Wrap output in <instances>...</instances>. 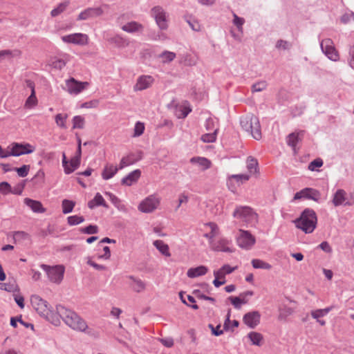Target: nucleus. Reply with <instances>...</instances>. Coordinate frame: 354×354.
Returning a JSON list of instances; mask_svg holds the SVG:
<instances>
[{
    "instance_id": "f257e3e1",
    "label": "nucleus",
    "mask_w": 354,
    "mask_h": 354,
    "mask_svg": "<svg viewBox=\"0 0 354 354\" xmlns=\"http://www.w3.org/2000/svg\"><path fill=\"white\" fill-rule=\"evenodd\" d=\"M57 314L59 321L62 319L64 322L75 330L84 332L88 328L86 322L75 311L66 308L62 305H57Z\"/></svg>"
},
{
    "instance_id": "f03ea898",
    "label": "nucleus",
    "mask_w": 354,
    "mask_h": 354,
    "mask_svg": "<svg viewBox=\"0 0 354 354\" xmlns=\"http://www.w3.org/2000/svg\"><path fill=\"white\" fill-rule=\"evenodd\" d=\"M30 303L35 311L42 317L50 322L55 326H59L61 321H59L57 314V310H53L48 305L47 301L43 299L37 295H32Z\"/></svg>"
},
{
    "instance_id": "7ed1b4c3",
    "label": "nucleus",
    "mask_w": 354,
    "mask_h": 354,
    "mask_svg": "<svg viewBox=\"0 0 354 354\" xmlns=\"http://www.w3.org/2000/svg\"><path fill=\"white\" fill-rule=\"evenodd\" d=\"M317 214L313 209L306 208L301 214L299 218L295 220V225L305 233H311L317 225Z\"/></svg>"
},
{
    "instance_id": "20e7f679",
    "label": "nucleus",
    "mask_w": 354,
    "mask_h": 354,
    "mask_svg": "<svg viewBox=\"0 0 354 354\" xmlns=\"http://www.w3.org/2000/svg\"><path fill=\"white\" fill-rule=\"evenodd\" d=\"M241 128L254 139L259 140L261 138V125L259 118L252 115L248 114L240 118Z\"/></svg>"
},
{
    "instance_id": "39448f33",
    "label": "nucleus",
    "mask_w": 354,
    "mask_h": 354,
    "mask_svg": "<svg viewBox=\"0 0 354 354\" xmlns=\"http://www.w3.org/2000/svg\"><path fill=\"white\" fill-rule=\"evenodd\" d=\"M150 15L154 19L160 30H165L168 28L169 15L161 6H153L150 10Z\"/></svg>"
},
{
    "instance_id": "423d86ee",
    "label": "nucleus",
    "mask_w": 354,
    "mask_h": 354,
    "mask_svg": "<svg viewBox=\"0 0 354 354\" xmlns=\"http://www.w3.org/2000/svg\"><path fill=\"white\" fill-rule=\"evenodd\" d=\"M234 218L252 223L257 220V214L248 206H237L232 214Z\"/></svg>"
},
{
    "instance_id": "0eeeda50",
    "label": "nucleus",
    "mask_w": 354,
    "mask_h": 354,
    "mask_svg": "<svg viewBox=\"0 0 354 354\" xmlns=\"http://www.w3.org/2000/svg\"><path fill=\"white\" fill-rule=\"evenodd\" d=\"M47 274L48 279L54 283H59L64 277L65 268L62 265L50 266L41 264L40 266Z\"/></svg>"
},
{
    "instance_id": "6e6552de",
    "label": "nucleus",
    "mask_w": 354,
    "mask_h": 354,
    "mask_svg": "<svg viewBox=\"0 0 354 354\" xmlns=\"http://www.w3.org/2000/svg\"><path fill=\"white\" fill-rule=\"evenodd\" d=\"M320 46L322 52L329 59L335 62L338 60L339 54L334 46L332 39H323L320 43Z\"/></svg>"
},
{
    "instance_id": "1a4fd4ad",
    "label": "nucleus",
    "mask_w": 354,
    "mask_h": 354,
    "mask_svg": "<svg viewBox=\"0 0 354 354\" xmlns=\"http://www.w3.org/2000/svg\"><path fill=\"white\" fill-rule=\"evenodd\" d=\"M10 148V154L12 156L29 154L35 151V148L28 143L13 142L8 149Z\"/></svg>"
},
{
    "instance_id": "9d476101",
    "label": "nucleus",
    "mask_w": 354,
    "mask_h": 354,
    "mask_svg": "<svg viewBox=\"0 0 354 354\" xmlns=\"http://www.w3.org/2000/svg\"><path fill=\"white\" fill-rule=\"evenodd\" d=\"M320 192L315 189L306 187L297 192L293 198L294 201L299 200L301 198L310 199L317 202L320 198Z\"/></svg>"
},
{
    "instance_id": "9b49d317",
    "label": "nucleus",
    "mask_w": 354,
    "mask_h": 354,
    "mask_svg": "<svg viewBox=\"0 0 354 354\" xmlns=\"http://www.w3.org/2000/svg\"><path fill=\"white\" fill-rule=\"evenodd\" d=\"M88 85L87 82H78L73 77L66 80V90L70 94L77 95L85 89Z\"/></svg>"
},
{
    "instance_id": "f8f14e48",
    "label": "nucleus",
    "mask_w": 354,
    "mask_h": 354,
    "mask_svg": "<svg viewBox=\"0 0 354 354\" xmlns=\"http://www.w3.org/2000/svg\"><path fill=\"white\" fill-rule=\"evenodd\" d=\"M159 203L160 201L156 196L151 195L140 203L138 209L142 212L150 213L158 207Z\"/></svg>"
},
{
    "instance_id": "ddd939ff",
    "label": "nucleus",
    "mask_w": 354,
    "mask_h": 354,
    "mask_svg": "<svg viewBox=\"0 0 354 354\" xmlns=\"http://www.w3.org/2000/svg\"><path fill=\"white\" fill-rule=\"evenodd\" d=\"M62 40L65 43L84 46L88 42V36L83 33H73L62 36Z\"/></svg>"
},
{
    "instance_id": "4468645a",
    "label": "nucleus",
    "mask_w": 354,
    "mask_h": 354,
    "mask_svg": "<svg viewBox=\"0 0 354 354\" xmlns=\"http://www.w3.org/2000/svg\"><path fill=\"white\" fill-rule=\"evenodd\" d=\"M103 13H104V10L102 7L88 8L79 14V15L77 18V20H78V21L87 20L91 18H95L97 17H100Z\"/></svg>"
},
{
    "instance_id": "2eb2a0df",
    "label": "nucleus",
    "mask_w": 354,
    "mask_h": 354,
    "mask_svg": "<svg viewBox=\"0 0 354 354\" xmlns=\"http://www.w3.org/2000/svg\"><path fill=\"white\" fill-rule=\"evenodd\" d=\"M154 78L151 75H140L137 79L136 84L133 86L135 91H143L149 88L153 83Z\"/></svg>"
},
{
    "instance_id": "dca6fc26",
    "label": "nucleus",
    "mask_w": 354,
    "mask_h": 354,
    "mask_svg": "<svg viewBox=\"0 0 354 354\" xmlns=\"http://www.w3.org/2000/svg\"><path fill=\"white\" fill-rule=\"evenodd\" d=\"M261 315L258 311L249 312L244 315L243 321L250 328H254L260 322Z\"/></svg>"
},
{
    "instance_id": "f3484780",
    "label": "nucleus",
    "mask_w": 354,
    "mask_h": 354,
    "mask_svg": "<svg viewBox=\"0 0 354 354\" xmlns=\"http://www.w3.org/2000/svg\"><path fill=\"white\" fill-rule=\"evenodd\" d=\"M237 243H255L256 239L250 232L239 230L236 235Z\"/></svg>"
},
{
    "instance_id": "a211bd4d",
    "label": "nucleus",
    "mask_w": 354,
    "mask_h": 354,
    "mask_svg": "<svg viewBox=\"0 0 354 354\" xmlns=\"http://www.w3.org/2000/svg\"><path fill=\"white\" fill-rule=\"evenodd\" d=\"M140 176L141 171L140 169H135L124 177L121 180V183L124 185L131 186L133 183L138 181Z\"/></svg>"
},
{
    "instance_id": "6ab92c4d",
    "label": "nucleus",
    "mask_w": 354,
    "mask_h": 354,
    "mask_svg": "<svg viewBox=\"0 0 354 354\" xmlns=\"http://www.w3.org/2000/svg\"><path fill=\"white\" fill-rule=\"evenodd\" d=\"M121 29L123 31L127 32L128 33H136V32H142L144 29V26L142 24L137 22V21H132L128 22L127 24L123 25L121 27Z\"/></svg>"
},
{
    "instance_id": "aec40b11",
    "label": "nucleus",
    "mask_w": 354,
    "mask_h": 354,
    "mask_svg": "<svg viewBox=\"0 0 354 354\" xmlns=\"http://www.w3.org/2000/svg\"><path fill=\"white\" fill-rule=\"evenodd\" d=\"M208 272V268L205 266L191 268L187 270V275L189 278H196L203 276Z\"/></svg>"
},
{
    "instance_id": "412c9836",
    "label": "nucleus",
    "mask_w": 354,
    "mask_h": 354,
    "mask_svg": "<svg viewBox=\"0 0 354 354\" xmlns=\"http://www.w3.org/2000/svg\"><path fill=\"white\" fill-rule=\"evenodd\" d=\"M118 168L111 164H106L102 172V177L104 180H109L113 178L118 172Z\"/></svg>"
},
{
    "instance_id": "4be33fe9",
    "label": "nucleus",
    "mask_w": 354,
    "mask_h": 354,
    "mask_svg": "<svg viewBox=\"0 0 354 354\" xmlns=\"http://www.w3.org/2000/svg\"><path fill=\"white\" fill-rule=\"evenodd\" d=\"M24 203L28 206L34 212L42 213L45 212V209L42 207L41 203L38 201L26 198L24 199Z\"/></svg>"
},
{
    "instance_id": "5701e85b",
    "label": "nucleus",
    "mask_w": 354,
    "mask_h": 354,
    "mask_svg": "<svg viewBox=\"0 0 354 354\" xmlns=\"http://www.w3.org/2000/svg\"><path fill=\"white\" fill-rule=\"evenodd\" d=\"M303 133V131L290 133L286 138V142L288 145L291 147L293 150H295L296 145L301 140L300 136H302Z\"/></svg>"
},
{
    "instance_id": "b1692460",
    "label": "nucleus",
    "mask_w": 354,
    "mask_h": 354,
    "mask_svg": "<svg viewBox=\"0 0 354 354\" xmlns=\"http://www.w3.org/2000/svg\"><path fill=\"white\" fill-rule=\"evenodd\" d=\"M190 162L192 163H197L199 166L202 167L203 170H205L211 166L210 160L203 157H193L191 158Z\"/></svg>"
},
{
    "instance_id": "393cba45",
    "label": "nucleus",
    "mask_w": 354,
    "mask_h": 354,
    "mask_svg": "<svg viewBox=\"0 0 354 354\" xmlns=\"http://www.w3.org/2000/svg\"><path fill=\"white\" fill-rule=\"evenodd\" d=\"M248 337L251 341L252 344L255 346H261L263 337L262 334L252 331L248 334Z\"/></svg>"
},
{
    "instance_id": "a878e982",
    "label": "nucleus",
    "mask_w": 354,
    "mask_h": 354,
    "mask_svg": "<svg viewBox=\"0 0 354 354\" xmlns=\"http://www.w3.org/2000/svg\"><path fill=\"white\" fill-rule=\"evenodd\" d=\"M346 192L343 189H338L334 194L333 203L335 206H339L344 203L346 200Z\"/></svg>"
},
{
    "instance_id": "bb28decb",
    "label": "nucleus",
    "mask_w": 354,
    "mask_h": 354,
    "mask_svg": "<svg viewBox=\"0 0 354 354\" xmlns=\"http://www.w3.org/2000/svg\"><path fill=\"white\" fill-rule=\"evenodd\" d=\"M81 160L78 159V157H73L68 162V165L65 170V174H69L77 169L80 165Z\"/></svg>"
},
{
    "instance_id": "cd10ccee",
    "label": "nucleus",
    "mask_w": 354,
    "mask_h": 354,
    "mask_svg": "<svg viewBox=\"0 0 354 354\" xmlns=\"http://www.w3.org/2000/svg\"><path fill=\"white\" fill-rule=\"evenodd\" d=\"M69 1H66L60 3L56 8L53 9L50 12V15L53 17H55L64 12L67 7L69 6Z\"/></svg>"
},
{
    "instance_id": "c85d7f7f",
    "label": "nucleus",
    "mask_w": 354,
    "mask_h": 354,
    "mask_svg": "<svg viewBox=\"0 0 354 354\" xmlns=\"http://www.w3.org/2000/svg\"><path fill=\"white\" fill-rule=\"evenodd\" d=\"M252 265L255 269L270 270L272 266L261 259H254L252 260Z\"/></svg>"
},
{
    "instance_id": "c756f323",
    "label": "nucleus",
    "mask_w": 354,
    "mask_h": 354,
    "mask_svg": "<svg viewBox=\"0 0 354 354\" xmlns=\"http://www.w3.org/2000/svg\"><path fill=\"white\" fill-rule=\"evenodd\" d=\"M75 202L64 199L62 201V212L65 214L71 212L75 206Z\"/></svg>"
},
{
    "instance_id": "7c9ffc66",
    "label": "nucleus",
    "mask_w": 354,
    "mask_h": 354,
    "mask_svg": "<svg viewBox=\"0 0 354 354\" xmlns=\"http://www.w3.org/2000/svg\"><path fill=\"white\" fill-rule=\"evenodd\" d=\"M176 53L171 51L165 50L161 54H160L159 57L162 58V62L165 64L172 62L176 58Z\"/></svg>"
},
{
    "instance_id": "2f4dec72",
    "label": "nucleus",
    "mask_w": 354,
    "mask_h": 354,
    "mask_svg": "<svg viewBox=\"0 0 354 354\" xmlns=\"http://www.w3.org/2000/svg\"><path fill=\"white\" fill-rule=\"evenodd\" d=\"M37 104V99L35 95V91H32L31 92L30 96L27 98L25 102V107L28 109H30Z\"/></svg>"
},
{
    "instance_id": "473e14b6",
    "label": "nucleus",
    "mask_w": 354,
    "mask_h": 354,
    "mask_svg": "<svg viewBox=\"0 0 354 354\" xmlns=\"http://www.w3.org/2000/svg\"><path fill=\"white\" fill-rule=\"evenodd\" d=\"M258 167L257 160L252 157H249L247 160V168L250 173L254 174L257 172Z\"/></svg>"
},
{
    "instance_id": "72a5a7b5",
    "label": "nucleus",
    "mask_w": 354,
    "mask_h": 354,
    "mask_svg": "<svg viewBox=\"0 0 354 354\" xmlns=\"http://www.w3.org/2000/svg\"><path fill=\"white\" fill-rule=\"evenodd\" d=\"M12 170L15 171L19 176L24 178L28 175L30 170V165H24L21 167H14Z\"/></svg>"
},
{
    "instance_id": "f704fd0d",
    "label": "nucleus",
    "mask_w": 354,
    "mask_h": 354,
    "mask_svg": "<svg viewBox=\"0 0 354 354\" xmlns=\"http://www.w3.org/2000/svg\"><path fill=\"white\" fill-rule=\"evenodd\" d=\"M129 278L132 279L135 283L134 286H133V288L135 291L140 292L145 288V284L142 280L137 279L133 276H129Z\"/></svg>"
},
{
    "instance_id": "c9c22d12",
    "label": "nucleus",
    "mask_w": 354,
    "mask_h": 354,
    "mask_svg": "<svg viewBox=\"0 0 354 354\" xmlns=\"http://www.w3.org/2000/svg\"><path fill=\"white\" fill-rule=\"evenodd\" d=\"M67 115H63L62 113L57 114L55 115V122L57 126L61 128L66 129V120L67 118Z\"/></svg>"
},
{
    "instance_id": "e433bc0d",
    "label": "nucleus",
    "mask_w": 354,
    "mask_h": 354,
    "mask_svg": "<svg viewBox=\"0 0 354 354\" xmlns=\"http://www.w3.org/2000/svg\"><path fill=\"white\" fill-rule=\"evenodd\" d=\"M218 129H215L213 133L203 134L201 136V140L203 142H214L216 139V132Z\"/></svg>"
},
{
    "instance_id": "4c0bfd02",
    "label": "nucleus",
    "mask_w": 354,
    "mask_h": 354,
    "mask_svg": "<svg viewBox=\"0 0 354 354\" xmlns=\"http://www.w3.org/2000/svg\"><path fill=\"white\" fill-rule=\"evenodd\" d=\"M191 16H185V19L187 22V24L189 25L190 28L196 32H198L201 30V25L196 20H192Z\"/></svg>"
},
{
    "instance_id": "58836bf2",
    "label": "nucleus",
    "mask_w": 354,
    "mask_h": 354,
    "mask_svg": "<svg viewBox=\"0 0 354 354\" xmlns=\"http://www.w3.org/2000/svg\"><path fill=\"white\" fill-rule=\"evenodd\" d=\"M130 165L134 164L142 158V152L139 151L136 153H130L127 156Z\"/></svg>"
},
{
    "instance_id": "ea45409f",
    "label": "nucleus",
    "mask_w": 354,
    "mask_h": 354,
    "mask_svg": "<svg viewBox=\"0 0 354 354\" xmlns=\"http://www.w3.org/2000/svg\"><path fill=\"white\" fill-rule=\"evenodd\" d=\"M68 223L70 225H78L84 221V218L82 216H70L67 218Z\"/></svg>"
},
{
    "instance_id": "a19ab883",
    "label": "nucleus",
    "mask_w": 354,
    "mask_h": 354,
    "mask_svg": "<svg viewBox=\"0 0 354 354\" xmlns=\"http://www.w3.org/2000/svg\"><path fill=\"white\" fill-rule=\"evenodd\" d=\"M19 322V324H23L24 326H25L26 328H28L29 326H31V328H33V325L31 324H28V323H26L24 322L22 319H21V316H19V317H11L10 319V325L14 327V328H16L17 324V322Z\"/></svg>"
},
{
    "instance_id": "79ce46f5",
    "label": "nucleus",
    "mask_w": 354,
    "mask_h": 354,
    "mask_svg": "<svg viewBox=\"0 0 354 354\" xmlns=\"http://www.w3.org/2000/svg\"><path fill=\"white\" fill-rule=\"evenodd\" d=\"M73 129H83L84 124V119L80 115H76L73 119Z\"/></svg>"
},
{
    "instance_id": "37998d69",
    "label": "nucleus",
    "mask_w": 354,
    "mask_h": 354,
    "mask_svg": "<svg viewBox=\"0 0 354 354\" xmlns=\"http://www.w3.org/2000/svg\"><path fill=\"white\" fill-rule=\"evenodd\" d=\"M212 249L215 251L228 253H232L234 251V248L228 247L227 245H214Z\"/></svg>"
},
{
    "instance_id": "c03bdc74",
    "label": "nucleus",
    "mask_w": 354,
    "mask_h": 354,
    "mask_svg": "<svg viewBox=\"0 0 354 354\" xmlns=\"http://www.w3.org/2000/svg\"><path fill=\"white\" fill-rule=\"evenodd\" d=\"M266 82L265 81H261L252 84L251 89L253 93L260 92L266 89Z\"/></svg>"
},
{
    "instance_id": "a18cd8bd",
    "label": "nucleus",
    "mask_w": 354,
    "mask_h": 354,
    "mask_svg": "<svg viewBox=\"0 0 354 354\" xmlns=\"http://www.w3.org/2000/svg\"><path fill=\"white\" fill-rule=\"evenodd\" d=\"M233 24L236 26L239 31L243 30V25L245 23V19L243 18L239 17L235 13H233Z\"/></svg>"
},
{
    "instance_id": "49530a36",
    "label": "nucleus",
    "mask_w": 354,
    "mask_h": 354,
    "mask_svg": "<svg viewBox=\"0 0 354 354\" xmlns=\"http://www.w3.org/2000/svg\"><path fill=\"white\" fill-rule=\"evenodd\" d=\"M105 194L109 196L110 201L112 202V203L118 209H122L121 206V201L120 198H118L115 195L111 192H106Z\"/></svg>"
},
{
    "instance_id": "de8ad7c7",
    "label": "nucleus",
    "mask_w": 354,
    "mask_h": 354,
    "mask_svg": "<svg viewBox=\"0 0 354 354\" xmlns=\"http://www.w3.org/2000/svg\"><path fill=\"white\" fill-rule=\"evenodd\" d=\"M276 48L278 49L288 50L292 47V44L288 41L279 39L276 43Z\"/></svg>"
},
{
    "instance_id": "09e8293b",
    "label": "nucleus",
    "mask_w": 354,
    "mask_h": 354,
    "mask_svg": "<svg viewBox=\"0 0 354 354\" xmlns=\"http://www.w3.org/2000/svg\"><path fill=\"white\" fill-rule=\"evenodd\" d=\"M324 162L323 160L318 158L313 160L310 162L308 165V169L310 171H315L317 167H321L323 165Z\"/></svg>"
},
{
    "instance_id": "8fccbe9b",
    "label": "nucleus",
    "mask_w": 354,
    "mask_h": 354,
    "mask_svg": "<svg viewBox=\"0 0 354 354\" xmlns=\"http://www.w3.org/2000/svg\"><path fill=\"white\" fill-rule=\"evenodd\" d=\"M95 205L97 206H102L104 207L108 208V205L106 203L104 198L100 193H97L93 198Z\"/></svg>"
},
{
    "instance_id": "3c124183",
    "label": "nucleus",
    "mask_w": 354,
    "mask_h": 354,
    "mask_svg": "<svg viewBox=\"0 0 354 354\" xmlns=\"http://www.w3.org/2000/svg\"><path fill=\"white\" fill-rule=\"evenodd\" d=\"M98 231L97 225H90L86 227L82 228L81 232L84 234H96Z\"/></svg>"
},
{
    "instance_id": "603ef678",
    "label": "nucleus",
    "mask_w": 354,
    "mask_h": 354,
    "mask_svg": "<svg viewBox=\"0 0 354 354\" xmlns=\"http://www.w3.org/2000/svg\"><path fill=\"white\" fill-rule=\"evenodd\" d=\"M145 130L144 124L140 122H137L134 127V136H141Z\"/></svg>"
},
{
    "instance_id": "864d4df0",
    "label": "nucleus",
    "mask_w": 354,
    "mask_h": 354,
    "mask_svg": "<svg viewBox=\"0 0 354 354\" xmlns=\"http://www.w3.org/2000/svg\"><path fill=\"white\" fill-rule=\"evenodd\" d=\"M156 249L164 256L170 257L168 245H154Z\"/></svg>"
},
{
    "instance_id": "5fc2aeb1",
    "label": "nucleus",
    "mask_w": 354,
    "mask_h": 354,
    "mask_svg": "<svg viewBox=\"0 0 354 354\" xmlns=\"http://www.w3.org/2000/svg\"><path fill=\"white\" fill-rule=\"evenodd\" d=\"M111 41L116 44L118 46H127L128 44L126 39L122 38L120 35H115L113 37L111 38Z\"/></svg>"
},
{
    "instance_id": "6e6d98bb",
    "label": "nucleus",
    "mask_w": 354,
    "mask_h": 354,
    "mask_svg": "<svg viewBox=\"0 0 354 354\" xmlns=\"http://www.w3.org/2000/svg\"><path fill=\"white\" fill-rule=\"evenodd\" d=\"M12 187L7 182H2L0 183V192L3 194L11 193Z\"/></svg>"
},
{
    "instance_id": "4d7b16f0",
    "label": "nucleus",
    "mask_w": 354,
    "mask_h": 354,
    "mask_svg": "<svg viewBox=\"0 0 354 354\" xmlns=\"http://www.w3.org/2000/svg\"><path fill=\"white\" fill-rule=\"evenodd\" d=\"M229 299L230 300L232 304L236 309H240L241 307V298L239 297H230Z\"/></svg>"
},
{
    "instance_id": "13d9d810",
    "label": "nucleus",
    "mask_w": 354,
    "mask_h": 354,
    "mask_svg": "<svg viewBox=\"0 0 354 354\" xmlns=\"http://www.w3.org/2000/svg\"><path fill=\"white\" fill-rule=\"evenodd\" d=\"M209 226L210 227L211 232L208 234H205V236L212 238L218 234V228L216 224L214 223H209Z\"/></svg>"
},
{
    "instance_id": "bf43d9fd",
    "label": "nucleus",
    "mask_w": 354,
    "mask_h": 354,
    "mask_svg": "<svg viewBox=\"0 0 354 354\" xmlns=\"http://www.w3.org/2000/svg\"><path fill=\"white\" fill-rule=\"evenodd\" d=\"M25 186V183L22 182L21 183H19L16 186H15L13 188H12L11 193L17 195H21L24 188Z\"/></svg>"
},
{
    "instance_id": "052dcab7",
    "label": "nucleus",
    "mask_w": 354,
    "mask_h": 354,
    "mask_svg": "<svg viewBox=\"0 0 354 354\" xmlns=\"http://www.w3.org/2000/svg\"><path fill=\"white\" fill-rule=\"evenodd\" d=\"M66 65V62L62 59H57L53 61L51 66L56 69L61 70Z\"/></svg>"
},
{
    "instance_id": "680f3d73",
    "label": "nucleus",
    "mask_w": 354,
    "mask_h": 354,
    "mask_svg": "<svg viewBox=\"0 0 354 354\" xmlns=\"http://www.w3.org/2000/svg\"><path fill=\"white\" fill-rule=\"evenodd\" d=\"M103 254H98L97 258L98 259H109L111 257V252L110 249L108 246H104L102 248Z\"/></svg>"
},
{
    "instance_id": "e2e57ef3",
    "label": "nucleus",
    "mask_w": 354,
    "mask_h": 354,
    "mask_svg": "<svg viewBox=\"0 0 354 354\" xmlns=\"http://www.w3.org/2000/svg\"><path fill=\"white\" fill-rule=\"evenodd\" d=\"M27 236V234H25L24 232H16L12 239H14L15 242L24 241L26 239V237Z\"/></svg>"
},
{
    "instance_id": "0e129e2a",
    "label": "nucleus",
    "mask_w": 354,
    "mask_h": 354,
    "mask_svg": "<svg viewBox=\"0 0 354 354\" xmlns=\"http://www.w3.org/2000/svg\"><path fill=\"white\" fill-rule=\"evenodd\" d=\"M209 327L212 330V333L215 336H219L223 333V330H221V324L216 326V327H214L212 324H209Z\"/></svg>"
},
{
    "instance_id": "69168bd1",
    "label": "nucleus",
    "mask_w": 354,
    "mask_h": 354,
    "mask_svg": "<svg viewBox=\"0 0 354 354\" xmlns=\"http://www.w3.org/2000/svg\"><path fill=\"white\" fill-rule=\"evenodd\" d=\"M230 178H234L237 182L243 183L249 180L250 176L248 174H235L232 175Z\"/></svg>"
},
{
    "instance_id": "338daca9",
    "label": "nucleus",
    "mask_w": 354,
    "mask_h": 354,
    "mask_svg": "<svg viewBox=\"0 0 354 354\" xmlns=\"http://www.w3.org/2000/svg\"><path fill=\"white\" fill-rule=\"evenodd\" d=\"M194 293L196 295L197 297L201 299L210 301L212 302L215 301V299L209 296H206L203 294H201L199 290H195Z\"/></svg>"
},
{
    "instance_id": "774afa93",
    "label": "nucleus",
    "mask_w": 354,
    "mask_h": 354,
    "mask_svg": "<svg viewBox=\"0 0 354 354\" xmlns=\"http://www.w3.org/2000/svg\"><path fill=\"white\" fill-rule=\"evenodd\" d=\"M350 59L348 60L349 66L354 69V46H352L349 48Z\"/></svg>"
}]
</instances>
